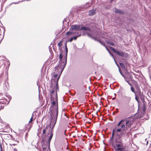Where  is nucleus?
Returning <instances> with one entry per match:
<instances>
[{"label": "nucleus", "mask_w": 151, "mask_h": 151, "mask_svg": "<svg viewBox=\"0 0 151 151\" xmlns=\"http://www.w3.org/2000/svg\"><path fill=\"white\" fill-rule=\"evenodd\" d=\"M134 119L132 118L129 117L127 119L121 120L117 124V126H120V128L117 129L118 132H121V135H123L126 134L128 137L129 132H127L129 128H130L134 123Z\"/></svg>", "instance_id": "1"}, {"label": "nucleus", "mask_w": 151, "mask_h": 151, "mask_svg": "<svg viewBox=\"0 0 151 151\" xmlns=\"http://www.w3.org/2000/svg\"><path fill=\"white\" fill-rule=\"evenodd\" d=\"M59 79V78H58L56 80V88H53L52 89V91H50L51 94V100L52 101V103L51 106H52V109L51 110V112L53 111L54 109L55 108V107L57 106L58 107V105L56 106H55L56 104V102H57L58 101V96H57V91H59V88L58 86V81Z\"/></svg>", "instance_id": "2"}, {"label": "nucleus", "mask_w": 151, "mask_h": 151, "mask_svg": "<svg viewBox=\"0 0 151 151\" xmlns=\"http://www.w3.org/2000/svg\"><path fill=\"white\" fill-rule=\"evenodd\" d=\"M59 58L60 60L59 64L55 67V68L56 69H60L61 73H62L65 68L67 63V56L64 57L63 58V59L62 54H60Z\"/></svg>", "instance_id": "3"}, {"label": "nucleus", "mask_w": 151, "mask_h": 151, "mask_svg": "<svg viewBox=\"0 0 151 151\" xmlns=\"http://www.w3.org/2000/svg\"><path fill=\"white\" fill-rule=\"evenodd\" d=\"M58 114V107L56 106L55 108L52 111L51 114V123H52V125L51 131H52V130L53 131V128L56 122Z\"/></svg>", "instance_id": "4"}, {"label": "nucleus", "mask_w": 151, "mask_h": 151, "mask_svg": "<svg viewBox=\"0 0 151 151\" xmlns=\"http://www.w3.org/2000/svg\"><path fill=\"white\" fill-rule=\"evenodd\" d=\"M70 29H71L72 30L76 29L77 30H83L89 31H91L90 29L89 28L85 27H81V25H74L71 26Z\"/></svg>", "instance_id": "5"}, {"label": "nucleus", "mask_w": 151, "mask_h": 151, "mask_svg": "<svg viewBox=\"0 0 151 151\" xmlns=\"http://www.w3.org/2000/svg\"><path fill=\"white\" fill-rule=\"evenodd\" d=\"M110 48L113 51V52L115 53L121 57H124V56H128V54L126 53L123 51H118L116 50L114 48L112 47H110Z\"/></svg>", "instance_id": "6"}, {"label": "nucleus", "mask_w": 151, "mask_h": 151, "mask_svg": "<svg viewBox=\"0 0 151 151\" xmlns=\"http://www.w3.org/2000/svg\"><path fill=\"white\" fill-rule=\"evenodd\" d=\"M50 133L51 134L49 138L47 140L49 146H50V141L51 140V139H52V137L53 135V131H52H52H50Z\"/></svg>", "instance_id": "7"}, {"label": "nucleus", "mask_w": 151, "mask_h": 151, "mask_svg": "<svg viewBox=\"0 0 151 151\" xmlns=\"http://www.w3.org/2000/svg\"><path fill=\"white\" fill-rule=\"evenodd\" d=\"M58 74H55L53 76V78L54 79H52V81L54 83H55V84H56V80L58 78H59L60 77V75L58 77Z\"/></svg>", "instance_id": "8"}, {"label": "nucleus", "mask_w": 151, "mask_h": 151, "mask_svg": "<svg viewBox=\"0 0 151 151\" xmlns=\"http://www.w3.org/2000/svg\"><path fill=\"white\" fill-rule=\"evenodd\" d=\"M114 11L116 13H119L121 14H124V12L120 10L115 8L114 9Z\"/></svg>", "instance_id": "9"}, {"label": "nucleus", "mask_w": 151, "mask_h": 151, "mask_svg": "<svg viewBox=\"0 0 151 151\" xmlns=\"http://www.w3.org/2000/svg\"><path fill=\"white\" fill-rule=\"evenodd\" d=\"M96 13V11L95 10H91L89 11V15L90 16H92L94 15Z\"/></svg>", "instance_id": "10"}, {"label": "nucleus", "mask_w": 151, "mask_h": 151, "mask_svg": "<svg viewBox=\"0 0 151 151\" xmlns=\"http://www.w3.org/2000/svg\"><path fill=\"white\" fill-rule=\"evenodd\" d=\"M47 143V142H42V146L43 148V150H46L47 147V145H46V144Z\"/></svg>", "instance_id": "11"}, {"label": "nucleus", "mask_w": 151, "mask_h": 151, "mask_svg": "<svg viewBox=\"0 0 151 151\" xmlns=\"http://www.w3.org/2000/svg\"><path fill=\"white\" fill-rule=\"evenodd\" d=\"M135 87L136 89L137 90L138 92H139V93H140V87L137 83L135 84Z\"/></svg>", "instance_id": "12"}, {"label": "nucleus", "mask_w": 151, "mask_h": 151, "mask_svg": "<svg viewBox=\"0 0 151 151\" xmlns=\"http://www.w3.org/2000/svg\"><path fill=\"white\" fill-rule=\"evenodd\" d=\"M117 150L118 151H128L127 150H125V149L123 147L122 148H118L117 149Z\"/></svg>", "instance_id": "13"}, {"label": "nucleus", "mask_w": 151, "mask_h": 151, "mask_svg": "<svg viewBox=\"0 0 151 151\" xmlns=\"http://www.w3.org/2000/svg\"><path fill=\"white\" fill-rule=\"evenodd\" d=\"M48 127L46 126L45 128L43 129L42 130V134H45L46 133V132L48 129Z\"/></svg>", "instance_id": "14"}, {"label": "nucleus", "mask_w": 151, "mask_h": 151, "mask_svg": "<svg viewBox=\"0 0 151 151\" xmlns=\"http://www.w3.org/2000/svg\"><path fill=\"white\" fill-rule=\"evenodd\" d=\"M131 91L134 93L135 95H136L137 92L135 91V89L133 86L131 87Z\"/></svg>", "instance_id": "15"}, {"label": "nucleus", "mask_w": 151, "mask_h": 151, "mask_svg": "<svg viewBox=\"0 0 151 151\" xmlns=\"http://www.w3.org/2000/svg\"><path fill=\"white\" fill-rule=\"evenodd\" d=\"M4 36V33L3 31H1V28H0V38H3Z\"/></svg>", "instance_id": "16"}, {"label": "nucleus", "mask_w": 151, "mask_h": 151, "mask_svg": "<svg viewBox=\"0 0 151 151\" xmlns=\"http://www.w3.org/2000/svg\"><path fill=\"white\" fill-rule=\"evenodd\" d=\"M119 64L121 66V67L123 68H125V66L122 63H120Z\"/></svg>", "instance_id": "17"}, {"label": "nucleus", "mask_w": 151, "mask_h": 151, "mask_svg": "<svg viewBox=\"0 0 151 151\" xmlns=\"http://www.w3.org/2000/svg\"><path fill=\"white\" fill-rule=\"evenodd\" d=\"M73 32H68L66 33V35H73Z\"/></svg>", "instance_id": "18"}, {"label": "nucleus", "mask_w": 151, "mask_h": 151, "mask_svg": "<svg viewBox=\"0 0 151 151\" xmlns=\"http://www.w3.org/2000/svg\"><path fill=\"white\" fill-rule=\"evenodd\" d=\"M62 41H60L58 44V46L59 47H60L62 45Z\"/></svg>", "instance_id": "19"}, {"label": "nucleus", "mask_w": 151, "mask_h": 151, "mask_svg": "<svg viewBox=\"0 0 151 151\" xmlns=\"http://www.w3.org/2000/svg\"><path fill=\"white\" fill-rule=\"evenodd\" d=\"M65 51H66V54H67V53H68V50L67 46V43L66 42V43L65 44Z\"/></svg>", "instance_id": "20"}, {"label": "nucleus", "mask_w": 151, "mask_h": 151, "mask_svg": "<svg viewBox=\"0 0 151 151\" xmlns=\"http://www.w3.org/2000/svg\"><path fill=\"white\" fill-rule=\"evenodd\" d=\"M33 121V116L32 115L31 117V118L30 119V120L29 122V123H30L31 122H32Z\"/></svg>", "instance_id": "21"}, {"label": "nucleus", "mask_w": 151, "mask_h": 151, "mask_svg": "<svg viewBox=\"0 0 151 151\" xmlns=\"http://www.w3.org/2000/svg\"><path fill=\"white\" fill-rule=\"evenodd\" d=\"M125 97L127 99V100L129 101H130L131 100V98L130 97H127V96H125Z\"/></svg>", "instance_id": "22"}, {"label": "nucleus", "mask_w": 151, "mask_h": 151, "mask_svg": "<svg viewBox=\"0 0 151 151\" xmlns=\"http://www.w3.org/2000/svg\"><path fill=\"white\" fill-rule=\"evenodd\" d=\"M135 99L137 101H138V102H139L138 99V97H137L136 94V95H135Z\"/></svg>", "instance_id": "23"}, {"label": "nucleus", "mask_w": 151, "mask_h": 151, "mask_svg": "<svg viewBox=\"0 0 151 151\" xmlns=\"http://www.w3.org/2000/svg\"><path fill=\"white\" fill-rule=\"evenodd\" d=\"M0 148L1 151H3L2 145L1 144H0Z\"/></svg>", "instance_id": "24"}, {"label": "nucleus", "mask_w": 151, "mask_h": 151, "mask_svg": "<svg viewBox=\"0 0 151 151\" xmlns=\"http://www.w3.org/2000/svg\"><path fill=\"white\" fill-rule=\"evenodd\" d=\"M109 43L112 46H114V43L112 42H109Z\"/></svg>", "instance_id": "25"}, {"label": "nucleus", "mask_w": 151, "mask_h": 151, "mask_svg": "<svg viewBox=\"0 0 151 151\" xmlns=\"http://www.w3.org/2000/svg\"><path fill=\"white\" fill-rule=\"evenodd\" d=\"M146 108L145 107V105H144V106L143 107V110L144 111H145L146 110Z\"/></svg>", "instance_id": "26"}, {"label": "nucleus", "mask_w": 151, "mask_h": 151, "mask_svg": "<svg viewBox=\"0 0 151 151\" xmlns=\"http://www.w3.org/2000/svg\"><path fill=\"white\" fill-rule=\"evenodd\" d=\"M73 40V38H71L69 40V41L70 42H71Z\"/></svg>", "instance_id": "27"}, {"label": "nucleus", "mask_w": 151, "mask_h": 151, "mask_svg": "<svg viewBox=\"0 0 151 151\" xmlns=\"http://www.w3.org/2000/svg\"><path fill=\"white\" fill-rule=\"evenodd\" d=\"M116 146L118 147H119L121 146V145L120 144H117L116 145Z\"/></svg>", "instance_id": "28"}, {"label": "nucleus", "mask_w": 151, "mask_h": 151, "mask_svg": "<svg viewBox=\"0 0 151 151\" xmlns=\"http://www.w3.org/2000/svg\"><path fill=\"white\" fill-rule=\"evenodd\" d=\"M78 37V36H74L73 38V39H74V40H76L77 39Z\"/></svg>", "instance_id": "29"}, {"label": "nucleus", "mask_w": 151, "mask_h": 151, "mask_svg": "<svg viewBox=\"0 0 151 151\" xmlns=\"http://www.w3.org/2000/svg\"><path fill=\"white\" fill-rule=\"evenodd\" d=\"M128 83V84L130 86H132V84H131L128 81H127Z\"/></svg>", "instance_id": "30"}, {"label": "nucleus", "mask_w": 151, "mask_h": 151, "mask_svg": "<svg viewBox=\"0 0 151 151\" xmlns=\"http://www.w3.org/2000/svg\"><path fill=\"white\" fill-rule=\"evenodd\" d=\"M104 46H105L106 47V49L107 50H108V49L107 48L106 46L105 45V44L104 43H102V44Z\"/></svg>", "instance_id": "31"}, {"label": "nucleus", "mask_w": 151, "mask_h": 151, "mask_svg": "<svg viewBox=\"0 0 151 151\" xmlns=\"http://www.w3.org/2000/svg\"><path fill=\"white\" fill-rule=\"evenodd\" d=\"M66 129H65L64 131V134L65 135H66Z\"/></svg>", "instance_id": "32"}, {"label": "nucleus", "mask_w": 151, "mask_h": 151, "mask_svg": "<svg viewBox=\"0 0 151 151\" xmlns=\"http://www.w3.org/2000/svg\"><path fill=\"white\" fill-rule=\"evenodd\" d=\"M114 131H115V130H114V129H113V131H112V134H114Z\"/></svg>", "instance_id": "33"}, {"label": "nucleus", "mask_w": 151, "mask_h": 151, "mask_svg": "<svg viewBox=\"0 0 151 151\" xmlns=\"http://www.w3.org/2000/svg\"><path fill=\"white\" fill-rule=\"evenodd\" d=\"M97 41L99 42L100 43H101V44H102V42H101V41H100V40H97Z\"/></svg>", "instance_id": "34"}, {"label": "nucleus", "mask_w": 151, "mask_h": 151, "mask_svg": "<svg viewBox=\"0 0 151 151\" xmlns=\"http://www.w3.org/2000/svg\"><path fill=\"white\" fill-rule=\"evenodd\" d=\"M114 135V134H113H113H112V136H111V139H113V138Z\"/></svg>", "instance_id": "35"}, {"label": "nucleus", "mask_w": 151, "mask_h": 151, "mask_svg": "<svg viewBox=\"0 0 151 151\" xmlns=\"http://www.w3.org/2000/svg\"><path fill=\"white\" fill-rule=\"evenodd\" d=\"M14 151H18L17 149L16 148H14Z\"/></svg>", "instance_id": "36"}, {"label": "nucleus", "mask_w": 151, "mask_h": 151, "mask_svg": "<svg viewBox=\"0 0 151 151\" xmlns=\"http://www.w3.org/2000/svg\"><path fill=\"white\" fill-rule=\"evenodd\" d=\"M16 145V144H13L12 145H13V146H15Z\"/></svg>", "instance_id": "37"}, {"label": "nucleus", "mask_w": 151, "mask_h": 151, "mask_svg": "<svg viewBox=\"0 0 151 151\" xmlns=\"http://www.w3.org/2000/svg\"><path fill=\"white\" fill-rule=\"evenodd\" d=\"M119 68V71L120 72V73H121V71H120V69H119V65H118Z\"/></svg>", "instance_id": "38"}, {"label": "nucleus", "mask_w": 151, "mask_h": 151, "mask_svg": "<svg viewBox=\"0 0 151 151\" xmlns=\"http://www.w3.org/2000/svg\"><path fill=\"white\" fill-rule=\"evenodd\" d=\"M121 75L123 76L124 77V76L121 73Z\"/></svg>", "instance_id": "39"}, {"label": "nucleus", "mask_w": 151, "mask_h": 151, "mask_svg": "<svg viewBox=\"0 0 151 151\" xmlns=\"http://www.w3.org/2000/svg\"><path fill=\"white\" fill-rule=\"evenodd\" d=\"M142 97V96L141 97V99L142 100V98H143Z\"/></svg>", "instance_id": "40"}, {"label": "nucleus", "mask_w": 151, "mask_h": 151, "mask_svg": "<svg viewBox=\"0 0 151 151\" xmlns=\"http://www.w3.org/2000/svg\"><path fill=\"white\" fill-rule=\"evenodd\" d=\"M94 39L95 40H96V38H94Z\"/></svg>", "instance_id": "41"}, {"label": "nucleus", "mask_w": 151, "mask_h": 151, "mask_svg": "<svg viewBox=\"0 0 151 151\" xmlns=\"http://www.w3.org/2000/svg\"><path fill=\"white\" fill-rule=\"evenodd\" d=\"M43 151H45V150H43Z\"/></svg>", "instance_id": "42"}, {"label": "nucleus", "mask_w": 151, "mask_h": 151, "mask_svg": "<svg viewBox=\"0 0 151 151\" xmlns=\"http://www.w3.org/2000/svg\"><path fill=\"white\" fill-rule=\"evenodd\" d=\"M12 3H11V4H10V5L11 4H12Z\"/></svg>", "instance_id": "43"}, {"label": "nucleus", "mask_w": 151, "mask_h": 151, "mask_svg": "<svg viewBox=\"0 0 151 151\" xmlns=\"http://www.w3.org/2000/svg\"><path fill=\"white\" fill-rule=\"evenodd\" d=\"M115 99L114 98L113 99Z\"/></svg>", "instance_id": "44"}]
</instances>
